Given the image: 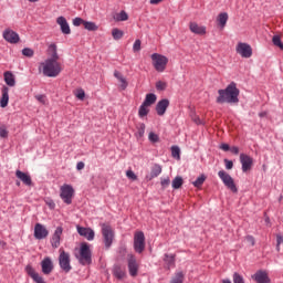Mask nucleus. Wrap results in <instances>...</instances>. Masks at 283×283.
I'll list each match as a JSON object with an SVG mask.
<instances>
[{"label": "nucleus", "mask_w": 283, "mask_h": 283, "mask_svg": "<svg viewBox=\"0 0 283 283\" xmlns=\"http://www.w3.org/2000/svg\"><path fill=\"white\" fill-rule=\"evenodd\" d=\"M17 178L23 182L27 187H32V177L28 172H23L21 170L15 171Z\"/></svg>", "instance_id": "20"}, {"label": "nucleus", "mask_w": 283, "mask_h": 283, "mask_svg": "<svg viewBox=\"0 0 283 283\" xmlns=\"http://www.w3.org/2000/svg\"><path fill=\"white\" fill-rule=\"evenodd\" d=\"M83 25L85 30H88V32H96V30H98V25H96L94 22L84 21Z\"/></svg>", "instance_id": "32"}, {"label": "nucleus", "mask_w": 283, "mask_h": 283, "mask_svg": "<svg viewBox=\"0 0 283 283\" xmlns=\"http://www.w3.org/2000/svg\"><path fill=\"white\" fill-rule=\"evenodd\" d=\"M220 149H222L223 151H229V149H231V147H229V144H222L220 146Z\"/></svg>", "instance_id": "59"}, {"label": "nucleus", "mask_w": 283, "mask_h": 283, "mask_svg": "<svg viewBox=\"0 0 283 283\" xmlns=\"http://www.w3.org/2000/svg\"><path fill=\"white\" fill-rule=\"evenodd\" d=\"M164 262H165V268L169 271L171 266H176V255L165 254Z\"/></svg>", "instance_id": "27"}, {"label": "nucleus", "mask_w": 283, "mask_h": 283, "mask_svg": "<svg viewBox=\"0 0 283 283\" xmlns=\"http://www.w3.org/2000/svg\"><path fill=\"white\" fill-rule=\"evenodd\" d=\"M189 30L192 34H199L200 36H205V34H207V27L199 25L196 22H190Z\"/></svg>", "instance_id": "17"}, {"label": "nucleus", "mask_w": 283, "mask_h": 283, "mask_svg": "<svg viewBox=\"0 0 283 283\" xmlns=\"http://www.w3.org/2000/svg\"><path fill=\"white\" fill-rule=\"evenodd\" d=\"M171 156H172V158H176L177 160H180V147L172 146L171 147Z\"/></svg>", "instance_id": "40"}, {"label": "nucleus", "mask_w": 283, "mask_h": 283, "mask_svg": "<svg viewBox=\"0 0 283 283\" xmlns=\"http://www.w3.org/2000/svg\"><path fill=\"white\" fill-rule=\"evenodd\" d=\"M48 205H49L50 209H54V207H56V205L54 203V201H50Z\"/></svg>", "instance_id": "60"}, {"label": "nucleus", "mask_w": 283, "mask_h": 283, "mask_svg": "<svg viewBox=\"0 0 283 283\" xmlns=\"http://www.w3.org/2000/svg\"><path fill=\"white\" fill-rule=\"evenodd\" d=\"M1 98H0V107H8V103H10V88L8 86L2 87L1 90Z\"/></svg>", "instance_id": "19"}, {"label": "nucleus", "mask_w": 283, "mask_h": 283, "mask_svg": "<svg viewBox=\"0 0 283 283\" xmlns=\"http://www.w3.org/2000/svg\"><path fill=\"white\" fill-rule=\"evenodd\" d=\"M163 174V167L160 165L155 164L151 168L150 175L147 176V180H154V178H158L159 175Z\"/></svg>", "instance_id": "26"}, {"label": "nucleus", "mask_w": 283, "mask_h": 283, "mask_svg": "<svg viewBox=\"0 0 283 283\" xmlns=\"http://www.w3.org/2000/svg\"><path fill=\"white\" fill-rule=\"evenodd\" d=\"M227 21H229V13H219V15L217 17V23L221 28V30H224V28L227 27Z\"/></svg>", "instance_id": "24"}, {"label": "nucleus", "mask_w": 283, "mask_h": 283, "mask_svg": "<svg viewBox=\"0 0 283 283\" xmlns=\"http://www.w3.org/2000/svg\"><path fill=\"white\" fill-rule=\"evenodd\" d=\"M83 169H85V163L78 161L77 165H76V170H77V171H81V170H83Z\"/></svg>", "instance_id": "55"}, {"label": "nucleus", "mask_w": 283, "mask_h": 283, "mask_svg": "<svg viewBox=\"0 0 283 283\" xmlns=\"http://www.w3.org/2000/svg\"><path fill=\"white\" fill-rule=\"evenodd\" d=\"M128 272L132 277H136L138 275V261L134 254H128Z\"/></svg>", "instance_id": "12"}, {"label": "nucleus", "mask_w": 283, "mask_h": 283, "mask_svg": "<svg viewBox=\"0 0 283 283\" xmlns=\"http://www.w3.org/2000/svg\"><path fill=\"white\" fill-rule=\"evenodd\" d=\"M35 98L36 101H39V103H42V105H45V95H36Z\"/></svg>", "instance_id": "54"}, {"label": "nucleus", "mask_w": 283, "mask_h": 283, "mask_svg": "<svg viewBox=\"0 0 283 283\" xmlns=\"http://www.w3.org/2000/svg\"><path fill=\"white\" fill-rule=\"evenodd\" d=\"M240 163L242 165L243 174H247V171H251V168L253 167V158H251V156L247 154H241Z\"/></svg>", "instance_id": "13"}, {"label": "nucleus", "mask_w": 283, "mask_h": 283, "mask_svg": "<svg viewBox=\"0 0 283 283\" xmlns=\"http://www.w3.org/2000/svg\"><path fill=\"white\" fill-rule=\"evenodd\" d=\"M145 128H146L145 124L143 123L138 124L137 133H136L137 138H143V136H145Z\"/></svg>", "instance_id": "39"}, {"label": "nucleus", "mask_w": 283, "mask_h": 283, "mask_svg": "<svg viewBox=\"0 0 283 283\" xmlns=\"http://www.w3.org/2000/svg\"><path fill=\"white\" fill-rule=\"evenodd\" d=\"M182 282H185V272L182 271L176 272L170 280V283H182Z\"/></svg>", "instance_id": "30"}, {"label": "nucleus", "mask_w": 283, "mask_h": 283, "mask_svg": "<svg viewBox=\"0 0 283 283\" xmlns=\"http://www.w3.org/2000/svg\"><path fill=\"white\" fill-rule=\"evenodd\" d=\"M226 169H233V161L224 159Z\"/></svg>", "instance_id": "53"}, {"label": "nucleus", "mask_w": 283, "mask_h": 283, "mask_svg": "<svg viewBox=\"0 0 283 283\" xmlns=\"http://www.w3.org/2000/svg\"><path fill=\"white\" fill-rule=\"evenodd\" d=\"M205 180H207V176L201 175L200 177L197 178L196 181L192 182V185L197 189H200V187H202V185H205Z\"/></svg>", "instance_id": "35"}, {"label": "nucleus", "mask_w": 283, "mask_h": 283, "mask_svg": "<svg viewBox=\"0 0 283 283\" xmlns=\"http://www.w3.org/2000/svg\"><path fill=\"white\" fill-rule=\"evenodd\" d=\"M115 21H127L129 19V15L126 11H120L119 13H116L114 15Z\"/></svg>", "instance_id": "34"}, {"label": "nucleus", "mask_w": 283, "mask_h": 283, "mask_svg": "<svg viewBox=\"0 0 283 283\" xmlns=\"http://www.w3.org/2000/svg\"><path fill=\"white\" fill-rule=\"evenodd\" d=\"M28 1H30L31 3H36V1L39 0H28Z\"/></svg>", "instance_id": "63"}, {"label": "nucleus", "mask_w": 283, "mask_h": 283, "mask_svg": "<svg viewBox=\"0 0 283 283\" xmlns=\"http://www.w3.org/2000/svg\"><path fill=\"white\" fill-rule=\"evenodd\" d=\"M17 186H18V187H21V182H20V181H17Z\"/></svg>", "instance_id": "64"}, {"label": "nucleus", "mask_w": 283, "mask_h": 283, "mask_svg": "<svg viewBox=\"0 0 283 283\" xmlns=\"http://www.w3.org/2000/svg\"><path fill=\"white\" fill-rule=\"evenodd\" d=\"M219 96L217 97V103L222 105L229 103L230 105H238L240 103V90L235 85V82L230 83L224 90L218 91Z\"/></svg>", "instance_id": "2"}, {"label": "nucleus", "mask_w": 283, "mask_h": 283, "mask_svg": "<svg viewBox=\"0 0 283 283\" xmlns=\"http://www.w3.org/2000/svg\"><path fill=\"white\" fill-rule=\"evenodd\" d=\"M126 176L129 180H138V176H136V174L133 172V170H127Z\"/></svg>", "instance_id": "49"}, {"label": "nucleus", "mask_w": 283, "mask_h": 283, "mask_svg": "<svg viewBox=\"0 0 283 283\" xmlns=\"http://www.w3.org/2000/svg\"><path fill=\"white\" fill-rule=\"evenodd\" d=\"M184 185V180L182 177L177 176L174 180H172V189H180V187H182Z\"/></svg>", "instance_id": "36"}, {"label": "nucleus", "mask_w": 283, "mask_h": 283, "mask_svg": "<svg viewBox=\"0 0 283 283\" xmlns=\"http://www.w3.org/2000/svg\"><path fill=\"white\" fill-rule=\"evenodd\" d=\"M2 38L7 43H11L12 45H15L21 41V38L19 36V33H17L14 30L8 28L2 32Z\"/></svg>", "instance_id": "10"}, {"label": "nucleus", "mask_w": 283, "mask_h": 283, "mask_svg": "<svg viewBox=\"0 0 283 283\" xmlns=\"http://www.w3.org/2000/svg\"><path fill=\"white\" fill-rule=\"evenodd\" d=\"M168 107H169V99L164 98L159 101L156 105V112L158 116H165V113L167 112Z\"/></svg>", "instance_id": "22"}, {"label": "nucleus", "mask_w": 283, "mask_h": 283, "mask_svg": "<svg viewBox=\"0 0 283 283\" xmlns=\"http://www.w3.org/2000/svg\"><path fill=\"white\" fill-rule=\"evenodd\" d=\"M123 31H120L119 29H113L112 31V36L115 41L123 39Z\"/></svg>", "instance_id": "38"}, {"label": "nucleus", "mask_w": 283, "mask_h": 283, "mask_svg": "<svg viewBox=\"0 0 283 283\" xmlns=\"http://www.w3.org/2000/svg\"><path fill=\"white\" fill-rule=\"evenodd\" d=\"M235 50L237 54H240L242 59H251V56H253V49L249 45V43L239 42Z\"/></svg>", "instance_id": "9"}, {"label": "nucleus", "mask_w": 283, "mask_h": 283, "mask_svg": "<svg viewBox=\"0 0 283 283\" xmlns=\"http://www.w3.org/2000/svg\"><path fill=\"white\" fill-rule=\"evenodd\" d=\"M160 185H161L163 189H167V187H169V185H171V179H169V177L161 178Z\"/></svg>", "instance_id": "45"}, {"label": "nucleus", "mask_w": 283, "mask_h": 283, "mask_svg": "<svg viewBox=\"0 0 283 283\" xmlns=\"http://www.w3.org/2000/svg\"><path fill=\"white\" fill-rule=\"evenodd\" d=\"M102 234L104 238V244L106 249H109V247H112V242H114V230L112 229V226L103 223Z\"/></svg>", "instance_id": "8"}, {"label": "nucleus", "mask_w": 283, "mask_h": 283, "mask_svg": "<svg viewBox=\"0 0 283 283\" xmlns=\"http://www.w3.org/2000/svg\"><path fill=\"white\" fill-rule=\"evenodd\" d=\"M149 106H147V104H142L139 106V111H138V115L140 118H145V116H147V114H149Z\"/></svg>", "instance_id": "33"}, {"label": "nucleus", "mask_w": 283, "mask_h": 283, "mask_svg": "<svg viewBox=\"0 0 283 283\" xmlns=\"http://www.w3.org/2000/svg\"><path fill=\"white\" fill-rule=\"evenodd\" d=\"M85 20H83L82 18H75L73 19V25H75L76 28H78V25H84Z\"/></svg>", "instance_id": "50"}, {"label": "nucleus", "mask_w": 283, "mask_h": 283, "mask_svg": "<svg viewBox=\"0 0 283 283\" xmlns=\"http://www.w3.org/2000/svg\"><path fill=\"white\" fill-rule=\"evenodd\" d=\"M233 283H244V277H242V275H240L239 273H234Z\"/></svg>", "instance_id": "47"}, {"label": "nucleus", "mask_w": 283, "mask_h": 283, "mask_svg": "<svg viewBox=\"0 0 283 283\" xmlns=\"http://www.w3.org/2000/svg\"><path fill=\"white\" fill-rule=\"evenodd\" d=\"M156 94L149 93L146 95V98L143 104L150 107V105H154V103H156Z\"/></svg>", "instance_id": "31"}, {"label": "nucleus", "mask_w": 283, "mask_h": 283, "mask_svg": "<svg viewBox=\"0 0 283 283\" xmlns=\"http://www.w3.org/2000/svg\"><path fill=\"white\" fill-rule=\"evenodd\" d=\"M218 176H219L220 180H222L223 185L228 189H230V191H232V193H238V187L235 186V181L233 180L231 175H229V172H227L224 170H220L218 172Z\"/></svg>", "instance_id": "5"}, {"label": "nucleus", "mask_w": 283, "mask_h": 283, "mask_svg": "<svg viewBox=\"0 0 283 283\" xmlns=\"http://www.w3.org/2000/svg\"><path fill=\"white\" fill-rule=\"evenodd\" d=\"M75 96L78 101H85V91L83 88H77L75 91Z\"/></svg>", "instance_id": "43"}, {"label": "nucleus", "mask_w": 283, "mask_h": 283, "mask_svg": "<svg viewBox=\"0 0 283 283\" xmlns=\"http://www.w3.org/2000/svg\"><path fill=\"white\" fill-rule=\"evenodd\" d=\"M148 139L150 143H158V140H160V137H158L156 133L150 132L148 135Z\"/></svg>", "instance_id": "44"}, {"label": "nucleus", "mask_w": 283, "mask_h": 283, "mask_svg": "<svg viewBox=\"0 0 283 283\" xmlns=\"http://www.w3.org/2000/svg\"><path fill=\"white\" fill-rule=\"evenodd\" d=\"M140 45H142L140 40H136L134 45H133V51L134 52H140Z\"/></svg>", "instance_id": "51"}, {"label": "nucleus", "mask_w": 283, "mask_h": 283, "mask_svg": "<svg viewBox=\"0 0 283 283\" xmlns=\"http://www.w3.org/2000/svg\"><path fill=\"white\" fill-rule=\"evenodd\" d=\"M0 138H8V128L6 125H0Z\"/></svg>", "instance_id": "46"}, {"label": "nucleus", "mask_w": 283, "mask_h": 283, "mask_svg": "<svg viewBox=\"0 0 283 283\" xmlns=\"http://www.w3.org/2000/svg\"><path fill=\"white\" fill-rule=\"evenodd\" d=\"M48 235H50V231H48L43 224L36 223L34 227L35 240H44V238H48Z\"/></svg>", "instance_id": "14"}, {"label": "nucleus", "mask_w": 283, "mask_h": 283, "mask_svg": "<svg viewBox=\"0 0 283 283\" xmlns=\"http://www.w3.org/2000/svg\"><path fill=\"white\" fill-rule=\"evenodd\" d=\"M80 264L83 266H87V264H92V250H90V244L83 242L80 247Z\"/></svg>", "instance_id": "4"}, {"label": "nucleus", "mask_w": 283, "mask_h": 283, "mask_svg": "<svg viewBox=\"0 0 283 283\" xmlns=\"http://www.w3.org/2000/svg\"><path fill=\"white\" fill-rule=\"evenodd\" d=\"M192 120H193V123H196V125H203V123L200 120V117L199 116H193L192 117Z\"/></svg>", "instance_id": "57"}, {"label": "nucleus", "mask_w": 283, "mask_h": 283, "mask_svg": "<svg viewBox=\"0 0 283 283\" xmlns=\"http://www.w3.org/2000/svg\"><path fill=\"white\" fill-rule=\"evenodd\" d=\"M252 280H255L256 283H271V279H269V273L266 271H258L254 275H252Z\"/></svg>", "instance_id": "18"}, {"label": "nucleus", "mask_w": 283, "mask_h": 283, "mask_svg": "<svg viewBox=\"0 0 283 283\" xmlns=\"http://www.w3.org/2000/svg\"><path fill=\"white\" fill-rule=\"evenodd\" d=\"M245 242H247L250 247H255V238H253V235H247V237H245Z\"/></svg>", "instance_id": "48"}, {"label": "nucleus", "mask_w": 283, "mask_h": 283, "mask_svg": "<svg viewBox=\"0 0 283 283\" xmlns=\"http://www.w3.org/2000/svg\"><path fill=\"white\" fill-rule=\"evenodd\" d=\"M280 244H283V237L281 234L276 235V251H280Z\"/></svg>", "instance_id": "52"}, {"label": "nucleus", "mask_w": 283, "mask_h": 283, "mask_svg": "<svg viewBox=\"0 0 283 283\" xmlns=\"http://www.w3.org/2000/svg\"><path fill=\"white\" fill-rule=\"evenodd\" d=\"M272 43L273 45H275L276 48H280V50H283V43H282V39L280 38V35H274L272 38Z\"/></svg>", "instance_id": "37"}, {"label": "nucleus", "mask_w": 283, "mask_h": 283, "mask_svg": "<svg viewBox=\"0 0 283 283\" xmlns=\"http://www.w3.org/2000/svg\"><path fill=\"white\" fill-rule=\"evenodd\" d=\"M4 82L9 87H14V85H17L14 74H12L10 71L4 72Z\"/></svg>", "instance_id": "28"}, {"label": "nucleus", "mask_w": 283, "mask_h": 283, "mask_svg": "<svg viewBox=\"0 0 283 283\" xmlns=\"http://www.w3.org/2000/svg\"><path fill=\"white\" fill-rule=\"evenodd\" d=\"M165 0H149L150 6H158V3H163Z\"/></svg>", "instance_id": "58"}, {"label": "nucleus", "mask_w": 283, "mask_h": 283, "mask_svg": "<svg viewBox=\"0 0 283 283\" xmlns=\"http://www.w3.org/2000/svg\"><path fill=\"white\" fill-rule=\"evenodd\" d=\"M57 25L61 27V31L63 34H71L72 30L70 29V24L67 23V20L64 17H59L56 19Z\"/></svg>", "instance_id": "23"}, {"label": "nucleus", "mask_w": 283, "mask_h": 283, "mask_svg": "<svg viewBox=\"0 0 283 283\" xmlns=\"http://www.w3.org/2000/svg\"><path fill=\"white\" fill-rule=\"evenodd\" d=\"M60 197L62 198L65 205H72V198L74 197V188L71 185H63L60 188Z\"/></svg>", "instance_id": "7"}, {"label": "nucleus", "mask_w": 283, "mask_h": 283, "mask_svg": "<svg viewBox=\"0 0 283 283\" xmlns=\"http://www.w3.org/2000/svg\"><path fill=\"white\" fill-rule=\"evenodd\" d=\"M22 54H23V56H27L28 59H32V56H34V50H32L30 48H24L22 50Z\"/></svg>", "instance_id": "42"}, {"label": "nucleus", "mask_w": 283, "mask_h": 283, "mask_svg": "<svg viewBox=\"0 0 283 283\" xmlns=\"http://www.w3.org/2000/svg\"><path fill=\"white\" fill-rule=\"evenodd\" d=\"M114 76L115 78H117V81L120 82V85H119L120 90L123 91L127 90V86L129 85V83H127V78L123 76V73L118 71H114Z\"/></svg>", "instance_id": "25"}, {"label": "nucleus", "mask_w": 283, "mask_h": 283, "mask_svg": "<svg viewBox=\"0 0 283 283\" xmlns=\"http://www.w3.org/2000/svg\"><path fill=\"white\" fill-rule=\"evenodd\" d=\"M113 275L117 277V280H123L127 273L125 272V269H123L120 265H115L113 269Z\"/></svg>", "instance_id": "29"}, {"label": "nucleus", "mask_w": 283, "mask_h": 283, "mask_svg": "<svg viewBox=\"0 0 283 283\" xmlns=\"http://www.w3.org/2000/svg\"><path fill=\"white\" fill-rule=\"evenodd\" d=\"M46 54L49 57L40 64L39 70L42 72L43 76L56 78V76L63 72V64L59 62L61 56H59L56 44H50Z\"/></svg>", "instance_id": "1"}, {"label": "nucleus", "mask_w": 283, "mask_h": 283, "mask_svg": "<svg viewBox=\"0 0 283 283\" xmlns=\"http://www.w3.org/2000/svg\"><path fill=\"white\" fill-rule=\"evenodd\" d=\"M41 266L44 275H50V273L54 271V263H52V259H50V256L44 258V260L41 262Z\"/></svg>", "instance_id": "16"}, {"label": "nucleus", "mask_w": 283, "mask_h": 283, "mask_svg": "<svg viewBox=\"0 0 283 283\" xmlns=\"http://www.w3.org/2000/svg\"><path fill=\"white\" fill-rule=\"evenodd\" d=\"M134 249L136 253H143L145 251V233L138 231L134 235Z\"/></svg>", "instance_id": "11"}, {"label": "nucleus", "mask_w": 283, "mask_h": 283, "mask_svg": "<svg viewBox=\"0 0 283 283\" xmlns=\"http://www.w3.org/2000/svg\"><path fill=\"white\" fill-rule=\"evenodd\" d=\"M156 90L158 92H165L167 90V82L158 81L156 83Z\"/></svg>", "instance_id": "41"}, {"label": "nucleus", "mask_w": 283, "mask_h": 283, "mask_svg": "<svg viewBox=\"0 0 283 283\" xmlns=\"http://www.w3.org/2000/svg\"><path fill=\"white\" fill-rule=\"evenodd\" d=\"M77 233L82 235V238H86V240H94V230L91 228H83L81 226L76 227Z\"/></svg>", "instance_id": "21"}, {"label": "nucleus", "mask_w": 283, "mask_h": 283, "mask_svg": "<svg viewBox=\"0 0 283 283\" xmlns=\"http://www.w3.org/2000/svg\"><path fill=\"white\" fill-rule=\"evenodd\" d=\"M150 59L156 72H165V70H167V64L169 63V59H167V56L159 53H154L151 54Z\"/></svg>", "instance_id": "3"}, {"label": "nucleus", "mask_w": 283, "mask_h": 283, "mask_svg": "<svg viewBox=\"0 0 283 283\" xmlns=\"http://www.w3.org/2000/svg\"><path fill=\"white\" fill-rule=\"evenodd\" d=\"M61 235H63V228L57 227L51 238V247L59 249L61 247Z\"/></svg>", "instance_id": "15"}, {"label": "nucleus", "mask_w": 283, "mask_h": 283, "mask_svg": "<svg viewBox=\"0 0 283 283\" xmlns=\"http://www.w3.org/2000/svg\"><path fill=\"white\" fill-rule=\"evenodd\" d=\"M222 283H231V280L224 279V280L222 281Z\"/></svg>", "instance_id": "62"}, {"label": "nucleus", "mask_w": 283, "mask_h": 283, "mask_svg": "<svg viewBox=\"0 0 283 283\" xmlns=\"http://www.w3.org/2000/svg\"><path fill=\"white\" fill-rule=\"evenodd\" d=\"M70 253L65 252V250L63 249H60L59 264L64 273H70L72 271V265L70 264Z\"/></svg>", "instance_id": "6"}, {"label": "nucleus", "mask_w": 283, "mask_h": 283, "mask_svg": "<svg viewBox=\"0 0 283 283\" xmlns=\"http://www.w3.org/2000/svg\"><path fill=\"white\" fill-rule=\"evenodd\" d=\"M230 151L232 154H235V156H238L240 154V148H238V146H233L230 148Z\"/></svg>", "instance_id": "56"}, {"label": "nucleus", "mask_w": 283, "mask_h": 283, "mask_svg": "<svg viewBox=\"0 0 283 283\" xmlns=\"http://www.w3.org/2000/svg\"><path fill=\"white\" fill-rule=\"evenodd\" d=\"M260 118H264L266 116V112L259 113Z\"/></svg>", "instance_id": "61"}]
</instances>
